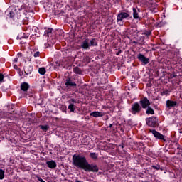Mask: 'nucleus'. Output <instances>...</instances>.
I'll use <instances>...</instances> for the list:
<instances>
[{"label":"nucleus","instance_id":"obj_1","mask_svg":"<svg viewBox=\"0 0 182 182\" xmlns=\"http://www.w3.org/2000/svg\"><path fill=\"white\" fill-rule=\"evenodd\" d=\"M73 164L77 168H80L81 170H85L88 164L87 159L83 154H75L72 158Z\"/></svg>","mask_w":182,"mask_h":182},{"label":"nucleus","instance_id":"obj_2","mask_svg":"<svg viewBox=\"0 0 182 182\" xmlns=\"http://www.w3.org/2000/svg\"><path fill=\"white\" fill-rule=\"evenodd\" d=\"M23 8L21 7V6H18V4H13L9 8V18H15L17 16H21V14H23Z\"/></svg>","mask_w":182,"mask_h":182},{"label":"nucleus","instance_id":"obj_3","mask_svg":"<svg viewBox=\"0 0 182 182\" xmlns=\"http://www.w3.org/2000/svg\"><path fill=\"white\" fill-rule=\"evenodd\" d=\"M166 60L165 61L166 65H177L178 62V56L176 55L174 51H169L166 55Z\"/></svg>","mask_w":182,"mask_h":182},{"label":"nucleus","instance_id":"obj_4","mask_svg":"<svg viewBox=\"0 0 182 182\" xmlns=\"http://www.w3.org/2000/svg\"><path fill=\"white\" fill-rule=\"evenodd\" d=\"M129 10H121L117 16V22H122L124 19H132Z\"/></svg>","mask_w":182,"mask_h":182},{"label":"nucleus","instance_id":"obj_5","mask_svg":"<svg viewBox=\"0 0 182 182\" xmlns=\"http://www.w3.org/2000/svg\"><path fill=\"white\" fill-rule=\"evenodd\" d=\"M142 109L141 105H140L139 102H136L132 104L129 112L132 114L136 116V114H140Z\"/></svg>","mask_w":182,"mask_h":182},{"label":"nucleus","instance_id":"obj_6","mask_svg":"<svg viewBox=\"0 0 182 182\" xmlns=\"http://www.w3.org/2000/svg\"><path fill=\"white\" fill-rule=\"evenodd\" d=\"M146 125L149 127H159V118L157 117H150L145 119Z\"/></svg>","mask_w":182,"mask_h":182},{"label":"nucleus","instance_id":"obj_7","mask_svg":"<svg viewBox=\"0 0 182 182\" xmlns=\"http://www.w3.org/2000/svg\"><path fill=\"white\" fill-rule=\"evenodd\" d=\"M149 132L150 133H152L156 140H160V141L167 143V137L163 135V134L156 131V129H150Z\"/></svg>","mask_w":182,"mask_h":182},{"label":"nucleus","instance_id":"obj_8","mask_svg":"<svg viewBox=\"0 0 182 182\" xmlns=\"http://www.w3.org/2000/svg\"><path fill=\"white\" fill-rule=\"evenodd\" d=\"M85 171H89L90 173H98L99 172V166L95 164H87V166L84 169Z\"/></svg>","mask_w":182,"mask_h":182},{"label":"nucleus","instance_id":"obj_9","mask_svg":"<svg viewBox=\"0 0 182 182\" xmlns=\"http://www.w3.org/2000/svg\"><path fill=\"white\" fill-rule=\"evenodd\" d=\"M139 104L142 107V109H147L150 105H151V102H150V100L147 97H144L140 99Z\"/></svg>","mask_w":182,"mask_h":182},{"label":"nucleus","instance_id":"obj_10","mask_svg":"<svg viewBox=\"0 0 182 182\" xmlns=\"http://www.w3.org/2000/svg\"><path fill=\"white\" fill-rule=\"evenodd\" d=\"M13 2V4L14 5H18L21 6V8H23V9H26L28 8V6H26V4L29 3V0H11Z\"/></svg>","mask_w":182,"mask_h":182},{"label":"nucleus","instance_id":"obj_11","mask_svg":"<svg viewBox=\"0 0 182 182\" xmlns=\"http://www.w3.org/2000/svg\"><path fill=\"white\" fill-rule=\"evenodd\" d=\"M65 86L66 87H73L75 89V87L77 86V84L75 82V80H73V79L68 77L65 81Z\"/></svg>","mask_w":182,"mask_h":182},{"label":"nucleus","instance_id":"obj_12","mask_svg":"<svg viewBox=\"0 0 182 182\" xmlns=\"http://www.w3.org/2000/svg\"><path fill=\"white\" fill-rule=\"evenodd\" d=\"M137 59L144 65L150 63V59L146 58V56L141 53L138 54Z\"/></svg>","mask_w":182,"mask_h":182},{"label":"nucleus","instance_id":"obj_13","mask_svg":"<svg viewBox=\"0 0 182 182\" xmlns=\"http://www.w3.org/2000/svg\"><path fill=\"white\" fill-rule=\"evenodd\" d=\"M178 105V103H177V101H173L171 100H168L166 102V106L168 110H170V109H173V107H176Z\"/></svg>","mask_w":182,"mask_h":182},{"label":"nucleus","instance_id":"obj_14","mask_svg":"<svg viewBox=\"0 0 182 182\" xmlns=\"http://www.w3.org/2000/svg\"><path fill=\"white\" fill-rule=\"evenodd\" d=\"M132 11L134 19H136V21H141V19H143V18L139 15V13L140 12V9H137L136 8H133Z\"/></svg>","mask_w":182,"mask_h":182},{"label":"nucleus","instance_id":"obj_15","mask_svg":"<svg viewBox=\"0 0 182 182\" xmlns=\"http://www.w3.org/2000/svg\"><path fill=\"white\" fill-rule=\"evenodd\" d=\"M31 88V85H29V83L26 82H23L20 85V89L22 92H26L29 90Z\"/></svg>","mask_w":182,"mask_h":182},{"label":"nucleus","instance_id":"obj_16","mask_svg":"<svg viewBox=\"0 0 182 182\" xmlns=\"http://www.w3.org/2000/svg\"><path fill=\"white\" fill-rule=\"evenodd\" d=\"M46 164L48 168H51L52 170H55V168L58 167V164H56V162L54 160L48 161Z\"/></svg>","mask_w":182,"mask_h":182},{"label":"nucleus","instance_id":"obj_17","mask_svg":"<svg viewBox=\"0 0 182 182\" xmlns=\"http://www.w3.org/2000/svg\"><path fill=\"white\" fill-rule=\"evenodd\" d=\"M81 48L85 49V50H87V49H90V45L89 43V39L86 38L81 43Z\"/></svg>","mask_w":182,"mask_h":182},{"label":"nucleus","instance_id":"obj_18","mask_svg":"<svg viewBox=\"0 0 182 182\" xmlns=\"http://www.w3.org/2000/svg\"><path fill=\"white\" fill-rule=\"evenodd\" d=\"M106 114L105 112H98V111H94L90 114V116H92V117H103Z\"/></svg>","mask_w":182,"mask_h":182},{"label":"nucleus","instance_id":"obj_19","mask_svg":"<svg viewBox=\"0 0 182 182\" xmlns=\"http://www.w3.org/2000/svg\"><path fill=\"white\" fill-rule=\"evenodd\" d=\"M23 70L26 77L28 75H31V73H32V70H33V68H32V66L24 67Z\"/></svg>","mask_w":182,"mask_h":182},{"label":"nucleus","instance_id":"obj_20","mask_svg":"<svg viewBox=\"0 0 182 182\" xmlns=\"http://www.w3.org/2000/svg\"><path fill=\"white\" fill-rule=\"evenodd\" d=\"M146 114H147V116H153V114H154V109L150 107V105L146 107Z\"/></svg>","mask_w":182,"mask_h":182},{"label":"nucleus","instance_id":"obj_21","mask_svg":"<svg viewBox=\"0 0 182 182\" xmlns=\"http://www.w3.org/2000/svg\"><path fill=\"white\" fill-rule=\"evenodd\" d=\"M28 38H29V33H23V34H18V36H17V39H28Z\"/></svg>","mask_w":182,"mask_h":182},{"label":"nucleus","instance_id":"obj_22","mask_svg":"<svg viewBox=\"0 0 182 182\" xmlns=\"http://www.w3.org/2000/svg\"><path fill=\"white\" fill-rule=\"evenodd\" d=\"M151 167L154 170H161V171H164V167L160 166L159 164L156 165H152Z\"/></svg>","mask_w":182,"mask_h":182},{"label":"nucleus","instance_id":"obj_23","mask_svg":"<svg viewBox=\"0 0 182 182\" xmlns=\"http://www.w3.org/2000/svg\"><path fill=\"white\" fill-rule=\"evenodd\" d=\"M73 72L75 73V75H82V69H80L79 67H75L73 68Z\"/></svg>","mask_w":182,"mask_h":182},{"label":"nucleus","instance_id":"obj_24","mask_svg":"<svg viewBox=\"0 0 182 182\" xmlns=\"http://www.w3.org/2000/svg\"><path fill=\"white\" fill-rule=\"evenodd\" d=\"M90 159H92V160H97V157H99V154L92 152L90 154Z\"/></svg>","mask_w":182,"mask_h":182},{"label":"nucleus","instance_id":"obj_25","mask_svg":"<svg viewBox=\"0 0 182 182\" xmlns=\"http://www.w3.org/2000/svg\"><path fill=\"white\" fill-rule=\"evenodd\" d=\"M4 117H6V119H9L10 120H14V115L9 112L4 113Z\"/></svg>","mask_w":182,"mask_h":182},{"label":"nucleus","instance_id":"obj_26","mask_svg":"<svg viewBox=\"0 0 182 182\" xmlns=\"http://www.w3.org/2000/svg\"><path fill=\"white\" fill-rule=\"evenodd\" d=\"M52 31H53L52 28H48L44 32L46 36H48V38H49V36H52Z\"/></svg>","mask_w":182,"mask_h":182},{"label":"nucleus","instance_id":"obj_27","mask_svg":"<svg viewBox=\"0 0 182 182\" xmlns=\"http://www.w3.org/2000/svg\"><path fill=\"white\" fill-rule=\"evenodd\" d=\"M90 46H97V42L96 41V38H92L90 41Z\"/></svg>","mask_w":182,"mask_h":182},{"label":"nucleus","instance_id":"obj_28","mask_svg":"<svg viewBox=\"0 0 182 182\" xmlns=\"http://www.w3.org/2000/svg\"><path fill=\"white\" fill-rule=\"evenodd\" d=\"M38 73L40 75H45L46 73V68H45L44 67H41L40 68H38Z\"/></svg>","mask_w":182,"mask_h":182},{"label":"nucleus","instance_id":"obj_29","mask_svg":"<svg viewBox=\"0 0 182 182\" xmlns=\"http://www.w3.org/2000/svg\"><path fill=\"white\" fill-rule=\"evenodd\" d=\"M170 93H171V91L168 90H164L163 92H161V95L162 96H170Z\"/></svg>","mask_w":182,"mask_h":182},{"label":"nucleus","instance_id":"obj_30","mask_svg":"<svg viewBox=\"0 0 182 182\" xmlns=\"http://www.w3.org/2000/svg\"><path fill=\"white\" fill-rule=\"evenodd\" d=\"M40 128L43 132H48L49 130V125H40Z\"/></svg>","mask_w":182,"mask_h":182},{"label":"nucleus","instance_id":"obj_31","mask_svg":"<svg viewBox=\"0 0 182 182\" xmlns=\"http://www.w3.org/2000/svg\"><path fill=\"white\" fill-rule=\"evenodd\" d=\"M5 178V171L0 168V180H4Z\"/></svg>","mask_w":182,"mask_h":182},{"label":"nucleus","instance_id":"obj_32","mask_svg":"<svg viewBox=\"0 0 182 182\" xmlns=\"http://www.w3.org/2000/svg\"><path fill=\"white\" fill-rule=\"evenodd\" d=\"M68 110L72 112L73 113L75 112V105L73 104H70L68 107Z\"/></svg>","mask_w":182,"mask_h":182},{"label":"nucleus","instance_id":"obj_33","mask_svg":"<svg viewBox=\"0 0 182 182\" xmlns=\"http://www.w3.org/2000/svg\"><path fill=\"white\" fill-rule=\"evenodd\" d=\"M164 26H166V22L164 21H161L156 24V28H163Z\"/></svg>","mask_w":182,"mask_h":182},{"label":"nucleus","instance_id":"obj_34","mask_svg":"<svg viewBox=\"0 0 182 182\" xmlns=\"http://www.w3.org/2000/svg\"><path fill=\"white\" fill-rule=\"evenodd\" d=\"M68 103H70V105H73V103H77V101L72 98L68 100Z\"/></svg>","mask_w":182,"mask_h":182},{"label":"nucleus","instance_id":"obj_35","mask_svg":"<svg viewBox=\"0 0 182 182\" xmlns=\"http://www.w3.org/2000/svg\"><path fill=\"white\" fill-rule=\"evenodd\" d=\"M177 76H178V75H177V74H176V72H175V71H173V72L170 75V77H171V79H174V77H177Z\"/></svg>","mask_w":182,"mask_h":182},{"label":"nucleus","instance_id":"obj_36","mask_svg":"<svg viewBox=\"0 0 182 182\" xmlns=\"http://www.w3.org/2000/svg\"><path fill=\"white\" fill-rule=\"evenodd\" d=\"M4 77L5 76H4V74L0 73V83H2V82H4Z\"/></svg>","mask_w":182,"mask_h":182},{"label":"nucleus","instance_id":"obj_37","mask_svg":"<svg viewBox=\"0 0 182 182\" xmlns=\"http://www.w3.org/2000/svg\"><path fill=\"white\" fill-rule=\"evenodd\" d=\"M175 143L176 145L177 150H182V146L180 144H178V142H175Z\"/></svg>","mask_w":182,"mask_h":182},{"label":"nucleus","instance_id":"obj_38","mask_svg":"<svg viewBox=\"0 0 182 182\" xmlns=\"http://www.w3.org/2000/svg\"><path fill=\"white\" fill-rule=\"evenodd\" d=\"M39 55H41V52L37 51L33 54L34 58H39Z\"/></svg>","mask_w":182,"mask_h":182},{"label":"nucleus","instance_id":"obj_39","mask_svg":"<svg viewBox=\"0 0 182 182\" xmlns=\"http://www.w3.org/2000/svg\"><path fill=\"white\" fill-rule=\"evenodd\" d=\"M37 180L40 182H43V179H42V178L39 177V176H37Z\"/></svg>","mask_w":182,"mask_h":182},{"label":"nucleus","instance_id":"obj_40","mask_svg":"<svg viewBox=\"0 0 182 182\" xmlns=\"http://www.w3.org/2000/svg\"><path fill=\"white\" fill-rule=\"evenodd\" d=\"M122 53V50H119L118 52L116 53L117 56H119Z\"/></svg>","mask_w":182,"mask_h":182},{"label":"nucleus","instance_id":"obj_41","mask_svg":"<svg viewBox=\"0 0 182 182\" xmlns=\"http://www.w3.org/2000/svg\"><path fill=\"white\" fill-rule=\"evenodd\" d=\"M22 75H23V71H21H21L19 72V76H22Z\"/></svg>","mask_w":182,"mask_h":182},{"label":"nucleus","instance_id":"obj_42","mask_svg":"<svg viewBox=\"0 0 182 182\" xmlns=\"http://www.w3.org/2000/svg\"><path fill=\"white\" fill-rule=\"evenodd\" d=\"M18 56L20 57V58H22V53H18Z\"/></svg>","mask_w":182,"mask_h":182},{"label":"nucleus","instance_id":"obj_43","mask_svg":"<svg viewBox=\"0 0 182 182\" xmlns=\"http://www.w3.org/2000/svg\"><path fill=\"white\" fill-rule=\"evenodd\" d=\"M14 62L16 63V62H18V58H14Z\"/></svg>","mask_w":182,"mask_h":182},{"label":"nucleus","instance_id":"obj_44","mask_svg":"<svg viewBox=\"0 0 182 182\" xmlns=\"http://www.w3.org/2000/svg\"><path fill=\"white\" fill-rule=\"evenodd\" d=\"M181 153H182V150H179L178 152V154H181Z\"/></svg>","mask_w":182,"mask_h":182},{"label":"nucleus","instance_id":"obj_45","mask_svg":"<svg viewBox=\"0 0 182 182\" xmlns=\"http://www.w3.org/2000/svg\"><path fill=\"white\" fill-rule=\"evenodd\" d=\"M179 133L182 134V129H179Z\"/></svg>","mask_w":182,"mask_h":182},{"label":"nucleus","instance_id":"obj_46","mask_svg":"<svg viewBox=\"0 0 182 182\" xmlns=\"http://www.w3.org/2000/svg\"><path fill=\"white\" fill-rule=\"evenodd\" d=\"M151 33V32H148L146 35H150Z\"/></svg>","mask_w":182,"mask_h":182},{"label":"nucleus","instance_id":"obj_47","mask_svg":"<svg viewBox=\"0 0 182 182\" xmlns=\"http://www.w3.org/2000/svg\"><path fill=\"white\" fill-rule=\"evenodd\" d=\"M113 124H110L109 127H112Z\"/></svg>","mask_w":182,"mask_h":182},{"label":"nucleus","instance_id":"obj_48","mask_svg":"<svg viewBox=\"0 0 182 182\" xmlns=\"http://www.w3.org/2000/svg\"><path fill=\"white\" fill-rule=\"evenodd\" d=\"M123 147H124V146H123V145H122V148L123 149Z\"/></svg>","mask_w":182,"mask_h":182}]
</instances>
